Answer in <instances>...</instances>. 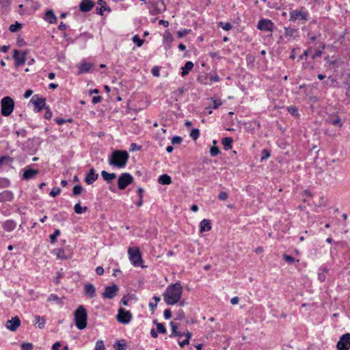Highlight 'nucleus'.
I'll list each match as a JSON object with an SVG mask.
<instances>
[{
    "mask_svg": "<svg viewBox=\"0 0 350 350\" xmlns=\"http://www.w3.org/2000/svg\"><path fill=\"white\" fill-rule=\"evenodd\" d=\"M183 294V286L180 282L170 284L164 291L163 299L167 305L172 306L179 302Z\"/></svg>",
    "mask_w": 350,
    "mask_h": 350,
    "instance_id": "1",
    "label": "nucleus"
},
{
    "mask_svg": "<svg viewBox=\"0 0 350 350\" xmlns=\"http://www.w3.org/2000/svg\"><path fill=\"white\" fill-rule=\"evenodd\" d=\"M129 154L125 150H115L109 158L108 163L118 168H123L126 166L129 159Z\"/></svg>",
    "mask_w": 350,
    "mask_h": 350,
    "instance_id": "2",
    "label": "nucleus"
},
{
    "mask_svg": "<svg viewBox=\"0 0 350 350\" xmlns=\"http://www.w3.org/2000/svg\"><path fill=\"white\" fill-rule=\"evenodd\" d=\"M75 322L79 329H83L87 327L88 314L83 306H79L75 310Z\"/></svg>",
    "mask_w": 350,
    "mask_h": 350,
    "instance_id": "3",
    "label": "nucleus"
},
{
    "mask_svg": "<svg viewBox=\"0 0 350 350\" xmlns=\"http://www.w3.org/2000/svg\"><path fill=\"white\" fill-rule=\"evenodd\" d=\"M1 113L3 116H10L14 107V100L10 96H5L1 101Z\"/></svg>",
    "mask_w": 350,
    "mask_h": 350,
    "instance_id": "4",
    "label": "nucleus"
},
{
    "mask_svg": "<svg viewBox=\"0 0 350 350\" xmlns=\"http://www.w3.org/2000/svg\"><path fill=\"white\" fill-rule=\"evenodd\" d=\"M128 254L131 263L135 267L139 266L142 259L139 247H129Z\"/></svg>",
    "mask_w": 350,
    "mask_h": 350,
    "instance_id": "5",
    "label": "nucleus"
},
{
    "mask_svg": "<svg viewBox=\"0 0 350 350\" xmlns=\"http://www.w3.org/2000/svg\"><path fill=\"white\" fill-rule=\"evenodd\" d=\"M133 182V177L127 172L121 174L118 179V187L120 190H124Z\"/></svg>",
    "mask_w": 350,
    "mask_h": 350,
    "instance_id": "6",
    "label": "nucleus"
},
{
    "mask_svg": "<svg viewBox=\"0 0 350 350\" xmlns=\"http://www.w3.org/2000/svg\"><path fill=\"white\" fill-rule=\"evenodd\" d=\"M290 21H295L297 20L307 21L308 13L304 8H301L299 10H291L289 13Z\"/></svg>",
    "mask_w": 350,
    "mask_h": 350,
    "instance_id": "7",
    "label": "nucleus"
},
{
    "mask_svg": "<svg viewBox=\"0 0 350 350\" xmlns=\"http://www.w3.org/2000/svg\"><path fill=\"white\" fill-rule=\"evenodd\" d=\"M117 320L122 324H128L132 319V314L130 311L126 310L122 308H119L117 314Z\"/></svg>",
    "mask_w": 350,
    "mask_h": 350,
    "instance_id": "8",
    "label": "nucleus"
},
{
    "mask_svg": "<svg viewBox=\"0 0 350 350\" xmlns=\"http://www.w3.org/2000/svg\"><path fill=\"white\" fill-rule=\"evenodd\" d=\"M336 347L338 350H348L350 348V334L347 333L342 335L338 342Z\"/></svg>",
    "mask_w": 350,
    "mask_h": 350,
    "instance_id": "9",
    "label": "nucleus"
},
{
    "mask_svg": "<svg viewBox=\"0 0 350 350\" xmlns=\"http://www.w3.org/2000/svg\"><path fill=\"white\" fill-rule=\"evenodd\" d=\"M273 23L269 19H261L258 21L257 27L261 31L271 33L273 30Z\"/></svg>",
    "mask_w": 350,
    "mask_h": 350,
    "instance_id": "10",
    "label": "nucleus"
},
{
    "mask_svg": "<svg viewBox=\"0 0 350 350\" xmlns=\"http://www.w3.org/2000/svg\"><path fill=\"white\" fill-rule=\"evenodd\" d=\"M118 287L116 284L111 286H107L105 288V291L103 293L102 296L106 299H113L117 294Z\"/></svg>",
    "mask_w": 350,
    "mask_h": 350,
    "instance_id": "11",
    "label": "nucleus"
},
{
    "mask_svg": "<svg viewBox=\"0 0 350 350\" xmlns=\"http://www.w3.org/2000/svg\"><path fill=\"white\" fill-rule=\"evenodd\" d=\"M26 51H19L18 50L14 51L13 57L16 62V66H21L25 64L26 61Z\"/></svg>",
    "mask_w": 350,
    "mask_h": 350,
    "instance_id": "12",
    "label": "nucleus"
},
{
    "mask_svg": "<svg viewBox=\"0 0 350 350\" xmlns=\"http://www.w3.org/2000/svg\"><path fill=\"white\" fill-rule=\"evenodd\" d=\"M30 102L35 106L36 112L41 111L45 105V99L39 98L38 95L33 96Z\"/></svg>",
    "mask_w": 350,
    "mask_h": 350,
    "instance_id": "13",
    "label": "nucleus"
},
{
    "mask_svg": "<svg viewBox=\"0 0 350 350\" xmlns=\"http://www.w3.org/2000/svg\"><path fill=\"white\" fill-rule=\"evenodd\" d=\"M21 325V320L18 317H12L6 321L5 327L10 331H16Z\"/></svg>",
    "mask_w": 350,
    "mask_h": 350,
    "instance_id": "14",
    "label": "nucleus"
},
{
    "mask_svg": "<svg viewBox=\"0 0 350 350\" xmlns=\"http://www.w3.org/2000/svg\"><path fill=\"white\" fill-rule=\"evenodd\" d=\"M98 178V174L96 172L94 168H91L87 174L85 181L88 185H92Z\"/></svg>",
    "mask_w": 350,
    "mask_h": 350,
    "instance_id": "15",
    "label": "nucleus"
},
{
    "mask_svg": "<svg viewBox=\"0 0 350 350\" xmlns=\"http://www.w3.org/2000/svg\"><path fill=\"white\" fill-rule=\"evenodd\" d=\"M94 5V3L91 0H82L79 5V9L83 12H88L93 8Z\"/></svg>",
    "mask_w": 350,
    "mask_h": 350,
    "instance_id": "16",
    "label": "nucleus"
},
{
    "mask_svg": "<svg viewBox=\"0 0 350 350\" xmlns=\"http://www.w3.org/2000/svg\"><path fill=\"white\" fill-rule=\"evenodd\" d=\"M39 173L38 170H33L30 169L29 167H26L24 170V172L23 174V179L28 180L33 178H34L36 175H38Z\"/></svg>",
    "mask_w": 350,
    "mask_h": 350,
    "instance_id": "17",
    "label": "nucleus"
},
{
    "mask_svg": "<svg viewBox=\"0 0 350 350\" xmlns=\"http://www.w3.org/2000/svg\"><path fill=\"white\" fill-rule=\"evenodd\" d=\"M53 254L55 255L59 260H66L71 257L70 254L66 253L64 248L54 250Z\"/></svg>",
    "mask_w": 350,
    "mask_h": 350,
    "instance_id": "18",
    "label": "nucleus"
},
{
    "mask_svg": "<svg viewBox=\"0 0 350 350\" xmlns=\"http://www.w3.org/2000/svg\"><path fill=\"white\" fill-rule=\"evenodd\" d=\"M16 227V223L14 220H6L2 223V228L6 232H12Z\"/></svg>",
    "mask_w": 350,
    "mask_h": 350,
    "instance_id": "19",
    "label": "nucleus"
},
{
    "mask_svg": "<svg viewBox=\"0 0 350 350\" xmlns=\"http://www.w3.org/2000/svg\"><path fill=\"white\" fill-rule=\"evenodd\" d=\"M85 294L90 298H93L96 295V288L90 283L85 284L84 286Z\"/></svg>",
    "mask_w": 350,
    "mask_h": 350,
    "instance_id": "20",
    "label": "nucleus"
},
{
    "mask_svg": "<svg viewBox=\"0 0 350 350\" xmlns=\"http://www.w3.org/2000/svg\"><path fill=\"white\" fill-rule=\"evenodd\" d=\"M13 199V193L8 190L3 191L0 193V202H10Z\"/></svg>",
    "mask_w": 350,
    "mask_h": 350,
    "instance_id": "21",
    "label": "nucleus"
},
{
    "mask_svg": "<svg viewBox=\"0 0 350 350\" xmlns=\"http://www.w3.org/2000/svg\"><path fill=\"white\" fill-rule=\"evenodd\" d=\"M93 64L89 62H83L79 66V74L86 73L90 71Z\"/></svg>",
    "mask_w": 350,
    "mask_h": 350,
    "instance_id": "22",
    "label": "nucleus"
},
{
    "mask_svg": "<svg viewBox=\"0 0 350 350\" xmlns=\"http://www.w3.org/2000/svg\"><path fill=\"white\" fill-rule=\"evenodd\" d=\"M200 232L209 231L211 229V223L209 219H204L200 222Z\"/></svg>",
    "mask_w": 350,
    "mask_h": 350,
    "instance_id": "23",
    "label": "nucleus"
},
{
    "mask_svg": "<svg viewBox=\"0 0 350 350\" xmlns=\"http://www.w3.org/2000/svg\"><path fill=\"white\" fill-rule=\"evenodd\" d=\"M35 325H37V327L42 329L44 327L46 324V318L44 317H40L39 315H36L35 317Z\"/></svg>",
    "mask_w": 350,
    "mask_h": 350,
    "instance_id": "24",
    "label": "nucleus"
},
{
    "mask_svg": "<svg viewBox=\"0 0 350 350\" xmlns=\"http://www.w3.org/2000/svg\"><path fill=\"white\" fill-rule=\"evenodd\" d=\"M101 176L103 178L107 183H111L116 178V174L115 173H108L105 170L101 172Z\"/></svg>",
    "mask_w": 350,
    "mask_h": 350,
    "instance_id": "25",
    "label": "nucleus"
},
{
    "mask_svg": "<svg viewBox=\"0 0 350 350\" xmlns=\"http://www.w3.org/2000/svg\"><path fill=\"white\" fill-rule=\"evenodd\" d=\"M193 68V64L192 62L188 61L185 63V66L182 67L181 76H186L190 70Z\"/></svg>",
    "mask_w": 350,
    "mask_h": 350,
    "instance_id": "26",
    "label": "nucleus"
},
{
    "mask_svg": "<svg viewBox=\"0 0 350 350\" xmlns=\"http://www.w3.org/2000/svg\"><path fill=\"white\" fill-rule=\"evenodd\" d=\"M44 19L45 21L51 24L55 23L57 21V18L52 10H48L46 12Z\"/></svg>",
    "mask_w": 350,
    "mask_h": 350,
    "instance_id": "27",
    "label": "nucleus"
},
{
    "mask_svg": "<svg viewBox=\"0 0 350 350\" xmlns=\"http://www.w3.org/2000/svg\"><path fill=\"white\" fill-rule=\"evenodd\" d=\"M232 139L229 137H226L222 139L221 143L224 146V148L226 150L232 148Z\"/></svg>",
    "mask_w": 350,
    "mask_h": 350,
    "instance_id": "28",
    "label": "nucleus"
},
{
    "mask_svg": "<svg viewBox=\"0 0 350 350\" xmlns=\"http://www.w3.org/2000/svg\"><path fill=\"white\" fill-rule=\"evenodd\" d=\"M159 183L161 185H170L172 183V179L167 174H163L159 176Z\"/></svg>",
    "mask_w": 350,
    "mask_h": 350,
    "instance_id": "29",
    "label": "nucleus"
},
{
    "mask_svg": "<svg viewBox=\"0 0 350 350\" xmlns=\"http://www.w3.org/2000/svg\"><path fill=\"white\" fill-rule=\"evenodd\" d=\"M222 105V103L220 100H217L213 98H209V107L213 109H217L220 105Z\"/></svg>",
    "mask_w": 350,
    "mask_h": 350,
    "instance_id": "30",
    "label": "nucleus"
},
{
    "mask_svg": "<svg viewBox=\"0 0 350 350\" xmlns=\"http://www.w3.org/2000/svg\"><path fill=\"white\" fill-rule=\"evenodd\" d=\"M48 301H55L57 302V304H58L59 305H62V299L60 297H59L57 295L55 294H51L48 299H47Z\"/></svg>",
    "mask_w": 350,
    "mask_h": 350,
    "instance_id": "31",
    "label": "nucleus"
},
{
    "mask_svg": "<svg viewBox=\"0 0 350 350\" xmlns=\"http://www.w3.org/2000/svg\"><path fill=\"white\" fill-rule=\"evenodd\" d=\"M88 209V208L86 206L85 207H81L80 203H77L74 206V210H75V212L77 214H81L83 213V212L86 211Z\"/></svg>",
    "mask_w": 350,
    "mask_h": 350,
    "instance_id": "32",
    "label": "nucleus"
},
{
    "mask_svg": "<svg viewBox=\"0 0 350 350\" xmlns=\"http://www.w3.org/2000/svg\"><path fill=\"white\" fill-rule=\"evenodd\" d=\"M297 33V31L295 29L288 27L285 29L284 34L286 36H295Z\"/></svg>",
    "mask_w": 350,
    "mask_h": 350,
    "instance_id": "33",
    "label": "nucleus"
},
{
    "mask_svg": "<svg viewBox=\"0 0 350 350\" xmlns=\"http://www.w3.org/2000/svg\"><path fill=\"white\" fill-rule=\"evenodd\" d=\"M218 26L225 31H229L232 28V25L230 23L219 22Z\"/></svg>",
    "mask_w": 350,
    "mask_h": 350,
    "instance_id": "34",
    "label": "nucleus"
},
{
    "mask_svg": "<svg viewBox=\"0 0 350 350\" xmlns=\"http://www.w3.org/2000/svg\"><path fill=\"white\" fill-rule=\"evenodd\" d=\"M165 10L164 3L161 1L159 3L157 4V7L155 10L153 11V14H159L161 13L163 11Z\"/></svg>",
    "mask_w": 350,
    "mask_h": 350,
    "instance_id": "35",
    "label": "nucleus"
},
{
    "mask_svg": "<svg viewBox=\"0 0 350 350\" xmlns=\"http://www.w3.org/2000/svg\"><path fill=\"white\" fill-rule=\"evenodd\" d=\"M21 27H22L21 24L18 22H16L15 24H12L10 26L9 29L11 32H16L19 29H21Z\"/></svg>",
    "mask_w": 350,
    "mask_h": 350,
    "instance_id": "36",
    "label": "nucleus"
},
{
    "mask_svg": "<svg viewBox=\"0 0 350 350\" xmlns=\"http://www.w3.org/2000/svg\"><path fill=\"white\" fill-rule=\"evenodd\" d=\"M191 31V29H182L177 31V36L179 38H181L185 36L186 35L190 33Z\"/></svg>",
    "mask_w": 350,
    "mask_h": 350,
    "instance_id": "37",
    "label": "nucleus"
},
{
    "mask_svg": "<svg viewBox=\"0 0 350 350\" xmlns=\"http://www.w3.org/2000/svg\"><path fill=\"white\" fill-rule=\"evenodd\" d=\"M132 40L133 41V42H135L137 46L140 47L142 46L143 43H144V40L141 39L138 35H135L133 38H132Z\"/></svg>",
    "mask_w": 350,
    "mask_h": 350,
    "instance_id": "38",
    "label": "nucleus"
},
{
    "mask_svg": "<svg viewBox=\"0 0 350 350\" xmlns=\"http://www.w3.org/2000/svg\"><path fill=\"white\" fill-rule=\"evenodd\" d=\"M116 350H125V344L122 343L121 341H116L113 345Z\"/></svg>",
    "mask_w": 350,
    "mask_h": 350,
    "instance_id": "39",
    "label": "nucleus"
},
{
    "mask_svg": "<svg viewBox=\"0 0 350 350\" xmlns=\"http://www.w3.org/2000/svg\"><path fill=\"white\" fill-rule=\"evenodd\" d=\"M200 136V131L198 129H193L191 130V133H190V137L196 140Z\"/></svg>",
    "mask_w": 350,
    "mask_h": 350,
    "instance_id": "40",
    "label": "nucleus"
},
{
    "mask_svg": "<svg viewBox=\"0 0 350 350\" xmlns=\"http://www.w3.org/2000/svg\"><path fill=\"white\" fill-rule=\"evenodd\" d=\"M62 190L59 187H53L52 189V190L51 191L49 195L51 196V197H55L58 195L60 194Z\"/></svg>",
    "mask_w": 350,
    "mask_h": 350,
    "instance_id": "41",
    "label": "nucleus"
},
{
    "mask_svg": "<svg viewBox=\"0 0 350 350\" xmlns=\"http://www.w3.org/2000/svg\"><path fill=\"white\" fill-rule=\"evenodd\" d=\"M60 234V230H58V229H56L54 232L51 234L50 236V239H51V242L52 243H54L55 241H56V239L57 237Z\"/></svg>",
    "mask_w": 350,
    "mask_h": 350,
    "instance_id": "42",
    "label": "nucleus"
},
{
    "mask_svg": "<svg viewBox=\"0 0 350 350\" xmlns=\"http://www.w3.org/2000/svg\"><path fill=\"white\" fill-rule=\"evenodd\" d=\"M10 185V181L5 178H0V188H5Z\"/></svg>",
    "mask_w": 350,
    "mask_h": 350,
    "instance_id": "43",
    "label": "nucleus"
},
{
    "mask_svg": "<svg viewBox=\"0 0 350 350\" xmlns=\"http://www.w3.org/2000/svg\"><path fill=\"white\" fill-rule=\"evenodd\" d=\"M220 152V150L218 147L213 146L210 149V154L212 157H215L218 155Z\"/></svg>",
    "mask_w": 350,
    "mask_h": 350,
    "instance_id": "44",
    "label": "nucleus"
},
{
    "mask_svg": "<svg viewBox=\"0 0 350 350\" xmlns=\"http://www.w3.org/2000/svg\"><path fill=\"white\" fill-rule=\"evenodd\" d=\"M330 124L334 126H338V127H341L342 125V123L341 122V120L339 118H336L334 120H328Z\"/></svg>",
    "mask_w": 350,
    "mask_h": 350,
    "instance_id": "45",
    "label": "nucleus"
},
{
    "mask_svg": "<svg viewBox=\"0 0 350 350\" xmlns=\"http://www.w3.org/2000/svg\"><path fill=\"white\" fill-rule=\"evenodd\" d=\"M153 299L154 300L155 304H153L152 302L149 304V306L150 308H151L152 310H154L157 308V304L161 300V298L158 296H154Z\"/></svg>",
    "mask_w": 350,
    "mask_h": 350,
    "instance_id": "46",
    "label": "nucleus"
},
{
    "mask_svg": "<svg viewBox=\"0 0 350 350\" xmlns=\"http://www.w3.org/2000/svg\"><path fill=\"white\" fill-rule=\"evenodd\" d=\"M95 350H105L104 342L103 340H99L96 342Z\"/></svg>",
    "mask_w": 350,
    "mask_h": 350,
    "instance_id": "47",
    "label": "nucleus"
},
{
    "mask_svg": "<svg viewBox=\"0 0 350 350\" xmlns=\"http://www.w3.org/2000/svg\"><path fill=\"white\" fill-rule=\"evenodd\" d=\"M82 190H83L82 186H81L80 185H75L72 189L73 195L76 196V195L80 194L81 193Z\"/></svg>",
    "mask_w": 350,
    "mask_h": 350,
    "instance_id": "48",
    "label": "nucleus"
},
{
    "mask_svg": "<svg viewBox=\"0 0 350 350\" xmlns=\"http://www.w3.org/2000/svg\"><path fill=\"white\" fill-rule=\"evenodd\" d=\"M157 332L161 333V334H165L166 333V329L165 327V326L163 325V324L162 323H157Z\"/></svg>",
    "mask_w": 350,
    "mask_h": 350,
    "instance_id": "49",
    "label": "nucleus"
},
{
    "mask_svg": "<svg viewBox=\"0 0 350 350\" xmlns=\"http://www.w3.org/2000/svg\"><path fill=\"white\" fill-rule=\"evenodd\" d=\"M151 72H152L153 76L157 77H159L160 76V69H159V66H154L152 68Z\"/></svg>",
    "mask_w": 350,
    "mask_h": 350,
    "instance_id": "50",
    "label": "nucleus"
},
{
    "mask_svg": "<svg viewBox=\"0 0 350 350\" xmlns=\"http://www.w3.org/2000/svg\"><path fill=\"white\" fill-rule=\"evenodd\" d=\"M288 112L293 116H298V111L296 107L293 106H291L288 108Z\"/></svg>",
    "mask_w": 350,
    "mask_h": 350,
    "instance_id": "51",
    "label": "nucleus"
},
{
    "mask_svg": "<svg viewBox=\"0 0 350 350\" xmlns=\"http://www.w3.org/2000/svg\"><path fill=\"white\" fill-rule=\"evenodd\" d=\"M183 141V139L179 136H174L172 139V144H180Z\"/></svg>",
    "mask_w": 350,
    "mask_h": 350,
    "instance_id": "52",
    "label": "nucleus"
},
{
    "mask_svg": "<svg viewBox=\"0 0 350 350\" xmlns=\"http://www.w3.org/2000/svg\"><path fill=\"white\" fill-rule=\"evenodd\" d=\"M228 197V195L225 191H221L218 196V198L221 200H226Z\"/></svg>",
    "mask_w": 350,
    "mask_h": 350,
    "instance_id": "53",
    "label": "nucleus"
},
{
    "mask_svg": "<svg viewBox=\"0 0 350 350\" xmlns=\"http://www.w3.org/2000/svg\"><path fill=\"white\" fill-rule=\"evenodd\" d=\"M163 316H164V318L165 319H170L172 317V312H171V310L170 309H165L164 310V313H163Z\"/></svg>",
    "mask_w": 350,
    "mask_h": 350,
    "instance_id": "54",
    "label": "nucleus"
},
{
    "mask_svg": "<svg viewBox=\"0 0 350 350\" xmlns=\"http://www.w3.org/2000/svg\"><path fill=\"white\" fill-rule=\"evenodd\" d=\"M170 325L172 327V334L170 335V336L172 337L173 335H174L177 332L178 327H177V325L172 321L170 323Z\"/></svg>",
    "mask_w": 350,
    "mask_h": 350,
    "instance_id": "55",
    "label": "nucleus"
},
{
    "mask_svg": "<svg viewBox=\"0 0 350 350\" xmlns=\"http://www.w3.org/2000/svg\"><path fill=\"white\" fill-rule=\"evenodd\" d=\"M284 259L287 262H289V263H293L295 262V258H293L292 256H288V255H286V254H284Z\"/></svg>",
    "mask_w": 350,
    "mask_h": 350,
    "instance_id": "56",
    "label": "nucleus"
},
{
    "mask_svg": "<svg viewBox=\"0 0 350 350\" xmlns=\"http://www.w3.org/2000/svg\"><path fill=\"white\" fill-rule=\"evenodd\" d=\"M12 0H0V5L2 7H7L10 5Z\"/></svg>",
    "mask_w": 350,
    "mask_h": 350,
    "instance_id": "57",
    "label": "nucleus"
},
{
    "mask_svg": "<svg viewBox=\"0 0 350 350\" xmlns=\"http://www.w3.org/2000/svg\"><path fill=\"white\" fill-rule=\"evenodd\" d=\"M32 345L31 343H23L22 344V349L23 350H31Z\"/></svg>",
    "mask_w": 350,
    "mask_h": 350,
    "instance_id": "58",
    "label": "nucleus"
},
{
    "mask_svg": "<svg viewBox=\"0 0 350 350\" xmlns=\"http://www.w3.org/2000/svg\"><path fill=\"white\" fill-rule=\"evenodd\" d=\"M141 149V146L137 145L135 143L131 144L130 151L139 150Z\"/></svg>",
    "mask_w": 350,
    "mask_h": 350,
    "instance_id": "59",
    "label": "nucleus"
},
{
    "mask_svg": "<svg viewBox=\"0 0 350 350\" xmlns=\"http://www.w3.org/2000/svg\"><path fill=\"white\" fill-rule=\"evenodd\" d=\"M96 273L98 275H102L104 273V269L101 266H98L96 268Z\"/></svg>",
    "mask_w": 350,
    "mask_h": 350,
    "instance_id": "60",
    "label": "nucleus"
},
{
    "mask_svg": "<svg viewBox=\"0 0 350 350\" xmlns=\"http://www.w3.org/2000/svg\"><path fill=\"white\" fill-rule=\"evenodd\" d=\"M46 111L44 115V118L47 120H50L52 118V112L49 108H46Z\"/></svg>",
    "mask_w": 350,
    "mask_h": 350,
    "instance_id": "61",
    "label": "nucleus"
},
{
    "mask_svg": "<svg viewBox=\"0 0 350 350\" xmlns=\"http://www.w3.org/2000/svg\"><path fill=\"white\" fill-rule=\"evenodd\" d=\"M309 52H310V49H308V50H306L303 54H301L300 56H299V58L298 59V61H300L301 59H303L304 57H307L308 55H309Z\"/></svg>",
    "mask_w": 350,
    "mask_h": 350,
    "instance_id": "62",
    "label": "nucleus"
},
{
    "mask_svg": "<svg viewBox=\"0 0 350 350\" xmlns=\"http://www.w3.org/2000/svg\"><path fill=\"white\" fill-rule=\"evenodd\" d=\"M62 344L60 342H55L52 346V350H59V348L61 347Z\"/></svg>",
    "mask_w": 350,
    "mask_h": 350,
    "instance_id": "63",
    "label": "nucleus"
},
{
    "mask_svg": "<svg viewBox=\"0 0 350 350\" xmlns=\"http://www.w3.org/2000/svg\"><path fill=\"white\" fill-rule=\"evenodd\" d=\"M16 135L18 136V135H21L22 137H26V131L24 130V129H22V130H20V131H17L16 132Z\"/></svg>",
    "mask_w": 350,
    "mask_h": 350,
    "instance_id": "64",
    "label": "nucleus"
}]
</instances>
